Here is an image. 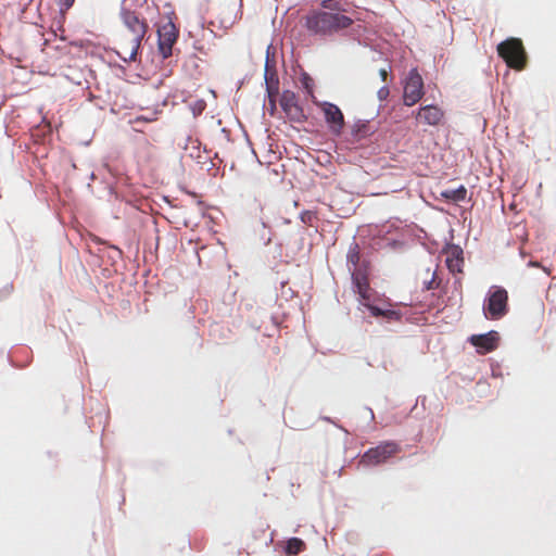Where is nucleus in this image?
Listing matches in <instances>:
<instances>
[{
	"label": "nucleus",
	"instance_id": "15",
	"mask_svg": "<svg viewBox=\"0 0 556 556\" xmlns=\"http://www.w3.org/2000/svg\"><path fill=\"white\" fill-rule=\"evenodd\" d=\"M125 2H126V0L122 1L121 12H119V15H121V18H122L124 25L135 35L139 34V31H141V27H144L147 29L148 26H147L146 22L139 20L138 15L134 11L126 9L124 7Z\"/></svg>",
	"mask_w": 556,
	"mask_h": 556
},
{
	"label": "nucleus",
	"instance_id": "31",
	"mask_svg": "<svg viewBox=\"0 0 556 556\" xmlns=\"http://www.w3.org/2000/svg\"><path fill=\"white\" fill-rule=\"evenodd\" d=\"M55 2L61 11H67L73 7L75 0H55Z\"/></svg>",
	"mask_w": 556,
	"mask_h": 556
},
{
	"label": "nucleus",
	"instance_id": "22",
	"mask_svg": "<svg viewBox=\"0 0 556 556\" xmlns=\"http://www.w3.org/2000/svg\"><path fill=\"white\" fill-rule=\"evenodd\" d=\"M146 35V28L141 27V31L139 34H136L132 39V47L129 56H127V60H134L136 61L137 54L139 50L141 49V41Z\"/></svg>",
	"mask_w": 556,
	"mask_h": 556
},
{
	"label": "nucleus",
	"instance_id": "34",
	"mask_svg": "<svg viewBox=\"0 0 556 556\" xmlns=\"http://www.w3.org/2000/svg\"><path fill=\"white\" fill-rule=\"evenodd\" d=\"M389 94H390V90H389V87H387V86L381 87V88L378 90V92H377L378 99H379L380 101H384V100H387V98L389 97Z\"/></svg>",
	"mask_w": 556,
	"mask_h": 556
},
{
	"label": "nucleus",
	"instance_id": "9",
	"mask_svg": "<svg viewBox=\"0 0 556 556\" xmlns=\"http://www.w3.org/2000/svg\"><path fill=\"white\" fill-rule=\"evenodd\" d=\"M33 361V351L26 345H14L8 352L9 364L17 369L26 368Z\"/></svg>",
	"mask_w": 556,
	"mask_h": 556
},
{
	"label": "nucleus",
	"instance_id": "36",
	"mask_svg": "<svg viewBox=\"0 0 556 556\" xmlns=\"http://www.w3.org/2000/svg\"><path fill=\"white\" fill-rule=\"evenodd\" d=\"M206 9H204L203 4L200 7V14H199V25L202 27V29H205L206 26V20L205 14Z\"/></svg>",
	"mask_w": 556,
	"mask_h": 556
},
{
	"label": "nucleus",
	"instance_id": "10",
	"mask_svg": "<svg viewBox=\"0 0 556 556\" xmlns=\"http://www.w3.org/2000/svg\"><path fill=\"white\" fill-rule=\"evenodd\" d=\"M185 251L188 253V264H197L203 267V254L207 251V244L200 237L189 238L186 242Z\"/></svg>",
	"mask_w": 556,
	"mask_h": 556
},
{
	"label": "nucleus",
	"instance_id": "24",
	"mask_svg": "<svg viewBox=\"0 0 556 556\" xmlns=\"http://www.w3.org/2000/svg\"><path fill=\"white\" fill-rule=\"evenodd\" d=\"M286 115L290 121L293 122H302L305 118L303 109L299 105V103L291 108L290 110H288L286 112Z\"/></svg>",
	"mask_w": 556,
	"mask_h": 556
},
{
	"label": "nucleus",
	"instance_id": "21",
	"mask_svg": "<svg viewBox=\"0 0 556 556\" xmlns=\"http://www.w3.org/2000/svg\"><path fill=\"white\" fill-rule=\"evenodd\" d=\"M298 104V99L294 92L286 90L280 98V105L286 113L288 110Z\"/></svg>",
	"mask_w": 556,
	"mask_h": 556
},
{
	"label": "nucleus",
	"instance_id": "18",
	"mask_svg": "<svg viewBox=\"0 0 556 556\" xmlns=\"http://www.w3.org/2000/svg\"><path fill=\"white\" fill-rule=\"evenodd\" d=\"M306 545L303 540L299 538H291L287 541L285 553L287 556H294L305 549Z\"/></svg>",
	"mask_w": 556,
	"mask_h": 556
},
{
	"label": "nucleus",
	"instance_id": "25",
	"mask_svg": "<svg viewBox=\"0 0 556 556\" xmlns=\"http://www.w3.org/2000/svg\"><path fill=\"white\" fill-rule=\"evenodd\" d=\"M199 308L201 312L206 313L208 309V303L206 300H198L195 304H192L189 308V314H191V318L195 319V309Z\"/></svg>",
	"mask_w": 556,
	"mask_h": 556
},
{
	"label": "nucleus",
	"instance_id": "4",
	"mask_svg": "<svg viewBox=\"0 0 556 556\" xmlns=\"http://www.w3.org/2000/svg\"><path fill=\"white\" fill-rule=\"evenodd\" d=\"M179 37V27H177L169 17L164 24L156 29V48L161 61H165L172 55L173 45Z\"/></svg>",
	"mask_w": 556,
	"mask_h": 556
},
{
	"label": "nucleus",
	"instance_id": "3",
	"mask_svg": "<svg viewBox=\"0 0 556 556\" xmlns=\"http://www.w3.org/2000/svg\"><path fill=\"white\" fill-rule=\"evenodd\" d=\"M508 312V292L498 286H493L488 292L483 306L485 318L498 320Z\"/></svg>",
	"mask_w": 556,
	"mask_h": 556
},
{
	"label": "nucleus",
	"instance_id": "14",
	"mask_svg": "<svg viewBox=\"0 0 556 556\" xmlns=\"http://www.w3.org/2000/svg\"><path fill=\"white\" fill-rule=\"evenodd\" d=\"M445 264L452 274L463 273L464 266V252L458 245H448L444 251Z\"/></svg>",
	"mask_w": 556,
	"mask_h": 556
},
{
	"label": "nucleus",
	"instance_id": "19",
	"mask_svg": "<svg viewBox=\"0 0 556 556\" xmlns=\"http://www.w3.org/2000/svg\"><path fill=\"white\" fill-rule=\"evenodd\" d=\"M441 195L446 200L462 202L466 199L467 189L464 186H460L457 189H446L441 193Z\"/></svg>",
	"mask_w": 556,
	"mask_h": 556
},
{
	"label": "nucleus",
	"instance_id": "17",
	"mask_svg": "<svg viewBox=\"0 0 556 556\" xmlns=\"http://www.w3.org/2000/svg\"><path fill=\"white\" fill-rule=\"evenodd\" d=\"M99 243L104 245V249H100L99 251L106 253V256L112 262V264H115L123 257V252L118 247L109 244L104 240H99Z\"/></svg>",
	"mask_w": 556,
	"mask_h": 556
},
{
	"label": "nucleus",
	"instance_id": "28",
	"mask_svg": "<svg viewBox=\"0 0 556 556\" xmlns=\"http://www.w3.org/2000/svg\"><path fill=\"white\" fill-rule=\"evenodd\" d=\"M13 290H14L13 282H9L3 288H1L0 289V301L8 299L11 295V293L13 292Z\"/></svg>",
	"mask_w": 556,
	"mask_h": 556
},
{
	"label": "nucleus",
	"instance_id": "20",
	"mask_svg": "<svg viewBox=\"0 0 556 556\" xmlns=\"http://www.w3.org/2000/svg\"><path fill=\"white\" fill-rule=\"evenodd\" d=\"M346 258H348V263L353 266L352 270L359 269L358 263L361 260V251H359V245L356 242H353L350 245Z\"/></svg>",
	"mask_w": 556,
	"mask_h": 556
},
{
	"label": "nucleus",
	"instance_id": "37",
	"mask_svg": "<svg viewBox=\"0 0 556 556\" xmlns=\"http://www.w3.org/2000/svg\"><path fill=\"white\" fill-rule=\"evenodd\" d=\"M379 75H380L381 79L383 81H386L388 79V76H389V70L388 68H380L379 70Z\"/></svg>",
	"mask_w": 556,
	"mask_h": 556
},
{
	"label": "nucleus",
	"instance_id": "26",
	"mask_svg": "<svg viewBox=\"0 0 556 556\" xmlns=\"http://www.w3.org/2000/svg\"><path fill=\"white\" fill-rule=\"evenodd\" d=\"M206 108V101L204 99H198L192 104H190V110L194 117L202 114V112Z\"/></svg>",
	"mask_w": 556,
	"mask_h": 556
},
{
	"label": "nucleus",
	"instance_id": "16",
	"mask_svg": "<svg viewBox=\"0 0 556 556\" xmlns=\"http://www.w3.org/2000/svg\"><path fill=\"white\" fill-rule=\"evenodd\" d=\"M362 304L366 306L375 317H383L388 320H399L401 318V314L399 312L390 308H381L371 304V301H365Z\"/></svg>",
	"mask_w": 556,
	"mask_h": 556
},
{
	"label": "nucleus",
	"instance_id": "7",
	"mask_svg": "<svg viewBox=\"0 0 556 556\" xmlns=\"http://www.w3.org/2000/svg\"><path fill=\"white\" fill-rule=\"evenodd\" d=\"M318 106L321 109L325 115V121L329 125L331 131L336 135L341 134L344 127V116L339 106L330 102L318 103Z\"/></svg>",
	"mask_w": 556,
	"mask_h": 556
},
{
	"label": "nucleus",
	"instance_id": "35",
	"mask_svg": "<svg viewBox=\"0 0 556 556\" xmlns=\"http://www.w3.org/2000/svg\"><path fill=\"white\" fill-rule=\"evenodd\" d=\"M164 8L167 9L164 12L165 17L167 18V21L169 20V17H172V21H173L175 17V10H174L173 5L169 2H167V3H165Z\"/></svg>",
	"mask_w": 556,
	"mask_h": 556
},
{
	"label": "nucleus",
	"instance_id": "32",
	"mask_svg": "<svg viewBox=\"0 0 556 556\" xmlns=\"http://www.w3.org/2000/svg\"><path fill=\"white\" fill-rule=\"evenodd\" d=\"M46 455H47V457H48L49 459H51V460L53 462V466H54V468H56V467H58V465H59V460H60V457H59V456H60V454H59V452H56V451H52V450H48V451L46 452Z\"/></svg>",
	"mask_w": 556,
	"mask_h": 556
},
{
	"label": "nucleus",
	"instance_id": "29",
	"mask_svg": "<svg viewBox=\"0 0 556 556\" xmlns=\"http://www.w3.org/2000/svg\"><path fill=\"white\" fill-rule=\"evenodd\" d=\"M321 7L329 10L328 12H339V3L336 0H324Z\"/></svg>",
	"mask_w": 556,
	"mask_h": 556
},
{
	"label": "nucleus",
	"instance_id": "6",
	"mask_svg": "<svg viewBox=\"0 0 556 556\" xmlns=\"http://www.w3.org/2000/svg\"><path fill=\"white\" fill-rule=\"evenodd\" d=\"M424 94V79L417 68H412L404 84L403 102L406 106H413L422 99Z\"/></svg>",
	"mask_w": 556,
	"mask_h": 556
},
{
	"label": "nucleus",
	"instance_id": "27",
	"mask_svg": "<svg viewBox=\"0 0 556 556\" xmlns=\"http://www.w3.org/2000/svg\"><path fill=\"white\" fill-rule=\"evenodd\" d=\"M205 321L206 319L204 317H198L197 319V323L198 325L194 326V329H195V336H197V341H198V348H202L203 344H204V339H203V334L200 333V326H204L205 325Z\"/></svg>",
	"mask_w": 556,
	"mask_h": 556
},
{
	"label": "nucleus",
	"instance_id": "30",
	"mask_svg": "<svg viewBox=\"0 0 556 556\" xmlns=\"http://www.w3.org/2000/svg\"><path fill=\"white\" fill-rule=\"evenodd\" d=\"M194 198L197 199V203L200 205V211L202 216L208 217V204L204 203L197 193H194Z\"/></svg>",
	"mask_w": 556,
	"mask_h": 556
},
{
	"label": "nucleus",
	"instance_id": "38",
	"mask_svg": "<svg viewBox=\"0 0 556 556\" xmlns=\"http://www.w3.org/2000/svg\"><path fill=\"white\" fill-rule=\"evenodd\" d=\"M114 53L118 56L119 60H122L125 63L130 62L131 60H127V56L123 55L118 50L114 49Z\"/></svg>",
	"mask_w": 556,
	"mask_h": 556
},
{
	"label": "nucleus",
	"instance_id": "5",
	"mask_svg": "<svg viewBox=\"0 0 556 556\" xmlns=\"http://www.w3.org/2000/svg\"><path fill=\"white\" fill-rule=\"evenodd\" d=\"M400 452L401 447L397 443L392 441L382 442L378 446L366 451L361 458V463L366 466L380 465Z\"/></svg>",
	"mask_w": 556,
	"mask_h": 556
},
{
	"label": "nucleus",
	"instance_id": "13",
	"mask_svg": "<svg viewBox=\"0 0 556 556\" xmlns=\"http://www.w3.org/2000/svg\"><path fill=\"white\" fill-rule=\"evenodd\" d=\"M444 117V112L438 105H425L419 108L416 113V119L429 126H438Z\"/></svg>",
	"mask_w": 556,
	"mask_h": 556
},
{
	"label": "nucleus",
	"instance_id": "2",
	"mask_svg": "<svg viewBox=\"0 0 556 556\" xmlns=\"http://www.w3.org/2000/svg\"><path fill=\"white\" fill-rule=\"evenodd\" d=\"M498 55L506 62L507 66L521 71L527 64V54L522 41L519 38H508L497 46Z\"/></svg>",
	"mask_w": 556,
	"mask_h": 556
},
{
	"label": "nucleus",
	"instance_id": "39",
	"mask_svg": "<svg viewBox=\"0 0 556 556\" xmlns=\"http://www.w3.org/2000/svg\"><path fill=\"white\" fill-rule=\"evenodd\" d=\"M114 66H116L117 68H119L123 72L125 71V67L123 65H121V64H115Z\"/></svg>",
	"mask_w": 556,
	"mask_h": 556
},
{
	"label": "nucleus",
	"instance_id": "23",
	"mask_svg": "<svg viewBox=\"0 0 556 556\" xmlns=\"http://www.w3.org/2000/svg\"><path fill=\"white\" fill-rule=\"evenodd\" d=\"M352 134L356 140H361L370 135L371 130L367 122H357L353 126Z\"/></svg>",
	"mask_w": 556,
	"mask_h": 556
},
{
	"label": "nucleus",
	"instance_id": "40",
	"mask_svg": "<svg viewBox=\"0 0 556 556\" xmlns=\"http://www.w3.org/2000/svg\"><path fill=\"white\" fill-rule=\"evenodd\" d=\"M159 248V238H156L155 249Z\"/></svg>",
	"mask_w": 556,
	"mask_h": 556
},
{
	"label": "nucleus",
	"instance_id": "8",
	"mask_svg": "<svg viewBox=\"0 0 556 556\" xmlns=\"http://www.w3.org/2000/svg\"><path fill=\"white\" fill-rule=\"evenodd\" d=\"M498 332L494 330L483 334H472L469 338V342L477 349V352L481 355L496 350L498 346Z\"/></svg>",
	"mask_w": 556,
	"mask_h": 556
},
{
	"label": "nucleus",
	"instance_id": "33",
	"mask_svg": "<svg viewBox=\"0 0 556 556\" xmlns=\"http://www.w3.org/2000/svg\"><path fill=\"white\" fill-rule=\"evenodd\" d=\"M303 86L306 89L307 93L313 96L314 81L312 78L305 76L303 79Z\"/></svg>",
	"mask_w": 556,
	"mask_h": 556
},
{
	"label": "nucleus",
	"instance_id": "1",
	"mask_svg": "<svg viewBox=\"0 0 556 556\" xmlns=\"http://www.w3.org/2000/svg\"><path fill=\"white\" fill-rule=\"evenodd\" d=\"M353 20L340 12L313 10L304 17V26L314 36L327 37L350 27Z\"/></svg>",
	"mask_w": 556,
	"mask_h": 556
},
{
	"label": "nucleus",
	"instance_id": "12",
	"mask_svg": "<svg viewBox=\"0 0 556 556\" xmlns=\"http://www.w3.org/2000/svg\"><path fill=\"white\" fill-rule=\"evenodd\" d=\"M185 150L189 156L198 164L204 165L208 162V147L206 143L199 139H193L191 136L187 138Z\"/></svg>",
	"mask_w": 556,
	"mask_h": 556
},
{
	"label": "nucleus",
	"instance_id": "11",
	"mask_svg": "<svg viewBox=\"0 0 556 556\" xmlns=\"http://www.w3.org/2000/svg\"><path fill=\"white\" fill-rule=\"evenodd\" d=\"M354 291L359 294L361 302L371 301L374 290L369 286L367 274L363 269L352 270Z\"/></svg>",
	"mask_w": 556,
	"mask_h": 556
}]
</instances>
